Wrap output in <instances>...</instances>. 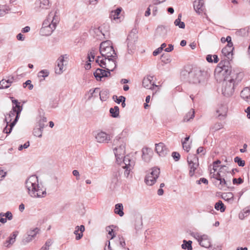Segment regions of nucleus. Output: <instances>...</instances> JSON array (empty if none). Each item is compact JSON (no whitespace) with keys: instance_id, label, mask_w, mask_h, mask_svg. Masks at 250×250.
<instances>
[{"instance_id":"nucleus-1","label":"nucleus","mask_w":250,"mask_h":250,"mask_svg":"<svg viewBox=\"0 0 250 250\" xmlns=\"http://www.w3.org/2000/svg\"><path fill=\"white\" fill-rule=\"evenodd\" d=\"M215 73L222 77L223 82L222 92L227 97L231 96L237 86L241 83L243 78L242 73L232 71L230 63L228 61H221L218 64L214 71Z\"/></svg>"},{"instance_id":"nucleus-2","label":"nucleus","mask_w":250,"mask_h":250,"mask_svg":"<svg viewBox=\"0 0 250 250\" xmlns=\"http://www.w3.org/2000/svg\"><path fill=\"white\" fill-rule=\"evenodd\" d=\"M126 132L123 131L120 134L117 136L113 140V144L116 146L114 148L113 151L116 160L119 162L123 158L124 165L123 168L125 169L124 175L126 177H128L129 175L132 176V169L135 166V162L131 159L128 156H125V134Z\"/></svg>"},{"instance_id":"nucleus-3","label":"nucleus","mask_w":250,"mask_h":250,"mask_svg":"<svg viewBox=\"0 0 250 250\" xmlns=\"http://www.w3.org/2000/svg\"><path fill=\"white\" fill-rule=\"evenodd\" d=\"M182 76L187 78L190 83L204 86L208 79L209 75L207 71L199 68L193 69L188 71L185 69L181 73Z\"/></svg>"},{"instance_id":"nucleus-4","label":"nucleus","mask_w":250,"mask_h":250,"mask_svg":"<svg viewBox=\"0 0 250 250\" xmlns=\"http://www.w3.org/2000/svg\"><path fill=\"white\" fill-rule=\"evenodd\" d=\"M25 185L28 193L32 197L42 198L46 194L45 189H43L39 185L38 178L36 175L29 177L26 180Z\"/></svg>"},{"instance_id":"nucleus-5","label":"nucleus","mask_w":250,"mask_h":250,"mask_svg":"<svg viewBox=\"0 0 250 250\" xmlns=\"http://www.w3.org/2000/svg\"><path fill=\"white\" fill-rule=\"evenodd\" d=\"M59 21V18L56 15V14L52 12H50L47 19L42 23V27L40 31V34L44 36L51 35L55 30Z\"/></svg>"},{"instance_id":"nucleus-6","label":"nucleus","mask_w":250,"mask_h":250,"mask_svg":"<svg viewBox=\"0 0 250 250\" xmlns=\"http://www.w3.org/2000/svg\"><path fill=\"white\" fill-rule=\"evenodd\" d=\"M99 51L102 57L107 59L108 62H112L115 68L116 66L115 60L117 55L112 45V42L110 41L103 42L100 45Z\"/></svg>"},{"instance_id":"nucleus-7","label":"nucleus","mask_w":250,"mask_h":250,"mask_svg":"<svg viewBox=\"0 0 250 250\" xmlns=\"http://www.w3.org/2000/svg\"><path fill=\"white\" fill-rule=\"evenodd\" d=\"M11 99L12 103L15 105L14 106H13L12 109H16L17 115L16 116V117L13 120V122L10 124L9 131H7V127H5L3 128V132L6 133L7 134H9L11 132L13 127L15 125L18 121L20 118L21 112L22 110V105H20V103H19L17 100L14 99L13 97H12Z\"/></svg>"},{"instance_id":"nucleus-8","label":"nucleus","mask_w":250,"mask_h":250,"mask_svg":"<svg viewBox=\"0 0 250 250\" xmlns=\"http://www.w3.org/2000/svg\"><path fill=\"white\" fill-rule=\"evenodd\" d=\"M187 161L189 168V174L190 176H193L195 170L199 166L198 157L196 154H189L187 157Z\"/></svg>"},{"instance_id":"nucleus-9","label":"nucleus","mask_w":250,"mask_h":250,"mask_svg":"<svg viewBox=\"0 0 250 250\" xmlns=\"http://www.w3.org/2000/svg\"><path fill=\"white\" fill-rule=\"evenodd\" d=\"M160 173V169L154 167L151 169V172L148 174L145 177V182L148 186L154 185L157 178L159 177Z\"/></svg>"},{"instance_id":"nucleus-10","label":"nucleus","mask_w":250,"mask_h":250,"mask_svg":"<svg viewBox=\"0 0 250 250\" xmlns=\"http://www.w3.org/2000/svg\"><path fill=\"white\" fill-rule=\"evenodd\" d=\"M114 68L107 69L106 71L103 69L97 68L94 72L93 75L97 81H100L102 78L109 77L111 75L110 72L113 71Z\"/></svg>"},{"instance_id":"nucleus-11","label":"nucleus","mask_w":250,"mask_h":250,"mask_svg":"<svg viewBox=\"0 0 250 250\" xmlns=\"http://www.w3.org/2000/svg\"><path fill=\"white\" fill-rule=\"evenodd\" d=\"M35 4L36 6L35 9L37 12L49 9L51 6V3L49 0H37Z\"/></svg>"},{"instance_id":"nucleus-12","label":"nucleus","mask_w":250,"mask_h":250,"mask_svg":"<svg viewBox=\"0 0 250 250\" xmlns=\"http://www.w3.org/2000/svg\"><path fill=\"white\" fill-rule=\"evenodd\" d=\"M155 151L160 156L162 157L166 156L169 151L167 147L163 143L155 144Z\"/></svg>"},{"instance_id":"nucleus-13","label":"nucleus","mask_w":250,"mask_h":250,"mask_svg":"<svg viewBox=\"0 0 250 250\" xmlns=\"http://www.w3.org/2000/svg\"><path fill=\"white\" fill-rule=\"evenodd\" d=\"M95 139L97 142L100 143H108L111 140L110 135L104 131L98 133Z\"/></svg>"},{"instance_id":"nucleus-14","label":"nucleus","mask_w":250,"mask_h":250,"mask_svg":"<svg viewBox=\"0 0 250 250\" xmlns=\"http://www.w3.org/2000/svg\"><path fill=\"white\" fill-rule=\"evenodd\" d=\"M228 112V107L225 104H221L217 108L216 112L218 114L217 118L220 120H223L225 119L227 116V113Z\"/></svg>"},{"instance_id":"nucleus-15","label":"nucleus","mask_w":250,"mask_h":250,"mask_svg":"<svg viewBox=\"0 0 250 250\" xmlns=\"http://www.w3.org/2000/svg\"><path fill=\"white\" fill-rule=\"evenodd\" d=\"M39 230L38 228L29 230L27 232V235L22 240L23 243L25 244L31 242L39 233Z\"/></svg>"},{"instance_id":"nucleus-16","label":"nucleus","mask_w":250,"mask_h":250,"mask_svg":"<svg viewBox=\"0 0 250 250\" xmlns=\"http://www.w3.org/2000/svg\"><path fill=\"white\" fill-rule=\"evenodd\" d=\"M66 54L61 55L57 60V67L55 68V73L60 75L63 72V69L64 62V59H67Z\"/></svg>"},{"instance_id":"nucleus-17","label":"nucleus","mask_w":250,"mask_h":250,"mask_svg":"<svg viewBox=\"0 0 250 250\" xmlns=\"http://www.w3.org/2000/svg\"><path fill=\"white\" fill-rule=\"evenodd\" d=\"M153 80V76H147L146 77H145L143 80L142 84L143 86L148 89H152L154 87H157L154 82H152Z\"/></svg>"},{"instance_id":"nucleus-18","label":"nucleus","mask_w":250,"mask_h":250,"mask_svg":"<svg viewBox=\"0 0 250 250\" xmlns=\"http://www.w3.org/2000/svg\"><path fill=\"white\" fill-rule=\"evenodd\" d=\"M134 226L136 232L142 229L143 227V218L142 216L139 214H136L134 216Z\"/></svg>"},{"instance_id":"nucleus-19","label":"nucleus","mask_w":250,"mask_h":250,"mask_svg":"<svg viewBox=\"0 0 250 250\" xmlns=\"http://www.w3.org/2000/svg\"><path fill=\"white\" fill-rule=\"evenodd\" d=\"M16 115V109H12V110L9 112V113L7 114V116H8V117L5 116L4 121L6 123V125L5 127H7V131H9L10 124L13 122V121L12 122V119L14 117L15 118Z\"/></svg>"},{"instance_id":"nucleus-20","label":"nucleus","mask_w":250,"mask_h":250,"mask_svg":"<svg viewBox=\"0 0 250 250\" xmlns=\"http://www.w3.org/2000/svg\"><path fill=\"white\" fill-rule=\"evenodd\" d=\"M198 241L201 246L205 247L206 248H209L211 246V243L210 239L208 238V236L206 235L200 236L198 235Z\"/></svg>"},{"instance_id":"nucleus-21","label":"nucleus","mask_w":250,"mask_h":250,"mask_svg":"<svg viewBox=\"0 0 250 250\" xmlns=\"http://www.w3.org/2000/svg\"><path fill=\"white\" fill-rule=\"evenodd\" d=\"M193 6L196 12L199 14L202 13L205 9L204 1L203 0L194 1Z\"/></svg>"},{"instance_id":"nucleus-22","label":"nucleus","mask_w":250,"mask_h":250,"mask_svg":"<svg viewBox=\"0 0 250 250\" xmlns=\"http://www.w3.org/2000/svg\"><path fill=\"white\" fill-rule=\"evenodd\" d=\"M234 48L224 47L222 50V53L227 59H225L223 61H228L230 63V61L232 59L233 50Z\"/></svg>"},{"instance_id":"nucleus-23","label":"nucleus","mask_w":250,"mask_h":250,"mask_svg":"<svg viewBox=\"0 0 250 250\" xmlns=\"http://www.w3.org/2000/svg\"><path fill=\"white\" fill-rule=\"evenodd\" d=\"M168 29V26L160 25L157 28L156 33L160 37L165 38L167 36Z\"/></svg>"},{"instance_id":"nucleus-24","label":"nucleus","mask_w":250,"mask_h":250,"mask_svg":"<svg viewBox=\"0 0 250 250\" xmlns=\"http://www.w3.org/2000/svg\"><path fill=\"white\" fill-rule=\"evenodd\" d=\"M75 229L74 233L76 235L75 239L76 240H79L83 236V232L85 230L84 226L83 225L77 226L75 227Z\"/></svg>"},{"instance_id":"nucleus-25","label":"nucleus","mask_w":250,"mask_h":250,"mask_svg":"<svg viewBox=\"0 0 250 250\" xmlns=\"http://www.w3.org/2000/svg\"><path fill=\"white\" fill-rule=\"evenodd\" d=\"M152 151L150 148H143L142 149V158L146 162H148L151 159Z\"/></svg>"},{"instance_id":"nucleus-26","label":"nucleus","mask_w":250,"mask_h":250,"mask_svg":"<svg viewBox=\"0 0 250 250\" xmlns=\"http://www.w3.org/2000/svg\"><path fill=\"white\" fill-rule=\"evenodd\" d=\"M18 235V231H15L13 232L4 243L5 246L9 247L10 245H12L15 242L16 238Z\"/></svg>"},{"instance_id":"nucleus-27","label":"nucleus","mask_w":250,"mask_h":250,"mask_svg":"<svg viewBox=\"0 0 250 250\" xmlns=\"http://www.w3.org/2000/svg\"><path fill=\"white\" fill-rule=\"evenodd\" d=\"M240 95L242 98L249 102L250 100V88L246 87L241 92Z\"/></svg>"},{"instance_id":"nucleus-28","label":"nucleus","mask_w":250,"mask_h":250,"mask_svg":"<svg viewBox=\"0 0 250 250\" xmlns=\"http://www.w3.org/2000/svg\"><path fill=\"white\" fill-rule=\"evenodd\" d=\"M130 35H128L126 40L127 43V49L129 54L133 53V51L135 49V41H130Z\"/></svg>"},{"instance_id":"nucleus-29","label":"nucleus","mask_w":250,"mask_h":250,"mask_svg":"<svg viewBox=\"0 0 250 250\" xmlns=\"http://www.w3.org/2000/svg\"><path fill=\"white\" fill-rule=\"evenodd\" d=\"M98 94L102 101H105L108 98L109 91L107 89L99 91Z\"/></svg>"},{"instance_id":"nucleus-30","label":"nucleus","mask_w":250,"mask_h":250,"mask_svg":"<svg viewBox=\"0 0 250 250\" xmlns=\"http://www.w3.org/2000/svg\"><path fill=\"white\" fill-rule=\"evenodd\" d=\"M114 212L116 214H118L122 217L124 215L123 211V206L122 204L118 203L115 205Z\"/></svg>"},{"instance_id":"nucleus-31","label":"nucleus","mask_w":250,"mask_h":250,"mask_svg":"<svg viewBox=\"0 0 250 250\" xmlns=\"http://www.w3.org/2000/svg\"><path fill=\"white\" fill-rule=\"evenodd\" d=\"M250 213V209L248 208H246L239 213V218L241 220H243L248 216Z\"/></svg>"},{"instance_id":"nucleus-32","label":"nucleus","mask_w":250,"mask_h":250,"mask_svg":"<svg viewBox=\"0 0 250 250\" xmlns=\"http://www.w3.org/2000/svg\"><path fill=\"white\" fill-rule=\"evenodd\" d=\"M182 14H179L178 18L174 21L175 26H178L180 28L184 29L185 27V24L183 21H181Z\"/></svg>"},{"instance_id":"nucleus-33","label":"nucleus","mask_w":250,"mask_h":250,"mask_svg":"<svg viewBox=\"0 0 250 250\" xmlns=\"http://www.w3.org/2000/svg\"><path fill=\"white\" fill-rule=\"evenodd\" d=\"M109 112L113 118H117L119 116V108L118 106H115L113 108H110Z\"/></svg>"},{"instance_id":"nucleus-34","label":"nucleus","mask_w":250,"mask_h":250,"mask_svg":"<svg viewBox=\"0 0 250 250\" xmlns=\"http://www.w3.org/2000/svg\"><path fill=\"white\" fill-rule=\"evenodd\" d=\"M206 60L208 62L217 63L219 61L218 56L216 55H208L206 57Z\"/></svg>"},{"instance_id":"nucleus-35","label":"nucleus","mask_w":250,"mask_h":250,"mask_svg":"<svg viewBox=\"0 0 250 250\" xmlns=\"http://www.w3.org/2000/svg\"><path fill=\"white\" fill-rule=\"evenodd\" d=\"M214 208L217 210H220L221 212H224L226 209L224 204L221 200L215 203Z\"/></svg>"},{"instance_id":"nucleus-36","label":"nucleus","mask_w":250,"mask_h":250,"mask_svg":"<svg viewBox=\"0 0 250 250\" xmlns=\"http://www.w3.org/2000/svg\"><path fill=\"white\" fill-rule=\"evenodd\" d=\"M181 246L183 249L187 250H192V241L190 240L187 241L184 240L183 241V243Z\"/></svg>"},{"instance_id":"nucleus-37","label":"nucleus","mask_w":250,"mask_h":250,"mask_svg":"<svg viewBox=\"0 0 250 250\" xmlns=\"http://www.w3.org/2000/svg\"><path fill=\"white\" fill-rule=\"evenodd\" d=\"M122 10V9L121 7H118L115 10L112 11L111 14V17L113 18L114 20L119 19L120 17L119 16Z\"/></svg>"},{"instance_id":"nucleus-38","label":"nucleus","mask_w":250,"mask_h":250,"mask_svg":"<svg viewBox=\"0 0 250 250\" xmlns=\"http://www.w3.org/2000/svg\"><path fill=\"white\" fill-rule=\"evenodd\" d=\"M101 57L100 56H98L96 60V62L97 63H98L101 67H102L103 68L107 70V69H109L108 68L106 67V63L105 62V60L106 59H102L100 60Z\"/></svg>"},{"instance_id":"nucleus-39","label":"nucleus","mask_w":250,"mask_h":250,"mask_svg":"<svg viewBox=\"0 0 250 250\" xmlns=\"http://www.w3.org/2000/svg\"><path fill=\"white\" fill-rule=\"evenodd\" d=\"M195 112L193 109H191L185 116L184 121H189L190 119H193L194 117Z\"/></svg>"},{"instance_id":"nucleus-40","label":"nucleus","mask_w":250,"mask_h":250,"mask_svg":"<svg viewBox=\"0 0 250 250\" xmlns=\"http://www.w3.org/2000/svg\"><path fill=\"white\" fill-rule=\"evenodd\" d=\"M218 181L220 182L217 187L219 189H223L225 187H228L229 188V187L228 186V184L224 177L222 179H219Z\"/></svg>"},{"instance_id":"nucleus-41","label":"nucleus","mask_w":250,"mask_h":250,"mask_svg":"<svg viewBox=\"0 0 250 250\" xmlns=\"http://www.w3.org/2000/svg\"><path fill=\"white\" fill-rule=\"evenodd\" d=\"M95 51L96 49L95 48H92L88 52L87 58L89 62L94 60L95 56Z\"/></svg>"},{"instance_id":"nucleus-42","label":"nucleus","mask_w":250,"mask_h":250,"mask_svg":"<svg viewBox=\"0 0 250 250\" xmlns=\"http://www.w3.org/2000/svg\"><path fill=\"white\" fill-rule=\"evenodd\" d=\"M100 90L99 88H95L94 89H90L89 91V93H90V95L89 96L88 99L90 100L93 97H97V95H96L95 94H98L99 91Z\"/></svg>"},{"instance_id":"nucleus-43","label":"nucleus","mask_w":250,"mask_h":250,"mask_svg":"<svg viewBox=\"0 0 250 250\" xmlns=\"http://www.w3.org/2000/svg\"><path fill=\"white\" fill-rule=\"evenodd\" d=\"M42 131L43 129L40 128H35L33 131V134L36 137L41 138L42 136Z\"/></svg>"},{"instance_id":"nucleus-44","label":"nucleus","mask_w":250,"mask_h":250,"mask_svg":"<svg viewBox=\"0 0 250 250\" xmlns=\"http://www.w3.org/2000/svg\"><path fill=\"white\" fill-rule=\"evenodd\" d=\"M53 242L51 239H48L44 246H43L40 250H49L50 246L52 244Z\"/></svg>"},{"instance_id":"nucleus-45","label":"nucleus","mask_w":250,"mask_h":250,"mask_svg":"<svg viewBox=\"0 0 250 250\" xmlns=\"http://www.w3.org/2000/svg\"><path fill=\"white\" fill-rule=\"evenodd\" d=\"M223 126L224 125L222 123H217L211 126L210 129L214 131H217L222 128Z\"/></svg>"},{"instance_id":"nucleus-46","label":"nucleus","mask_w":250,"mask_h":250,"mask_svg":"<svg viewBox=\"0 0 250 250\" xmlns=\"http://www.w3.org/2000/svg\"><path fill=\"white\" fill-rule=\"evenodd\" d=\"M237 34L242 36H245L249 34V29L247 27L240 29L239 30L237 31Z\"/></svg>"},{"instance_id":"nucleus-47","label":"nucleus","mask_w":250,"mask_h":250,"mask_svg":"<svg viewBox=\"0 0 250 250\" xmlns=\"http://www.w3.org/2000/svg\"><path fill=\"white\" fill-rule=\"evenodd\" d=\"M113 228H115V226L114 225L107 226L106 228V230L108 231V234L111 236L110 238L111 239H113L115 236L113 232Z\"/></svg>"},{"instance_id":"nucleus-48","label":"nucleus","mask_w":250,"mask_h":250,"mask_svg":"<svg viewBox=\"0 0 250 250\" xmlns=\"http://www.w3.org/2000/svg\"><path fill=\"white\" fill-rule=\"evenodd\" d=\"M49 74V72L47 69L42 70L39 72L38 76L39 77H42L45 78L47 77Z\"/></svg>"},{"instance_id":"nucleus-49","label":"nucleus","mask_w":250,"mask_h":250,"mask_svg":"<svg viewBox=\"0 0 250 250\" xmlns=\"http://www.w3.org/2000/svg\"><path fill=\"white\" fill-rule=\"evenodd\" d=\"M113 99L115 100V102L118 104H120L123 102V101H125L126 98L125 97L123 96H120L118 97L116 95H114L113 96Z\"/></svg>"},{"instance_id":"nucleus-50","label":"nucleus","mask_w":250,"mask_h":250,"mask_svg":"<svg viewBox=\"0 0 250 250\" xmlns=\"http://www.w3.org/2000/svg\"><path fill=\"white\" fill-rule=\"evenodd\" d=\"M234 161L235 163H237L239 167H244L245 165V161L238 156L234 158Z\"/></svg>"},{"instance_id":"nucleus-51","label":"nucleus","mask_w":250,"mask_h":250,"mask_svg":"<svg viewBox=\"0 0 250 250\" xmlns=\"http://www.w3.org/2000/svg\"><path fill=\"white\" fill-rule=\"evenodd\" d=\"M9 84L7 83L6 80L2 79L0 81V89H6L9 87Z\"/></svg>"},{"instance_id":"nucleus-52","label":"nucleus","mask_w":250,"mask_h":250,"mask_svg":"<svg viewBox=\"0 0 250 250\" xmlns=\"http://www.w3.org/2000/svg\"><path fill=\"white\" fill-rule=\"evenodd\" d=\"M243 182H244L243 179L242 178H241V177H239L238 179L234 178L232 179V183L234 185L241 184L243 183Z\"/></svg>"},{"instance_id":"nucleus-53","label":"nucleus","mask_w":250,"mask_h":250,"mask_svg":"<svg viewBox=\"0 0 250 250\" xmlns=\"http://www.w3.org/2000/svg\"><path fill=\"white\" fill-rule=\"evenodd\" d=\"M28 85V89L29 90H31L33 88V85L31 83V81L29 80H27L25 83H23V86L25 87L26 86Z\"/></svg>"},{"instance_id":"nucleus-54","label":"nucleus","mask_w":250,"mask_h":250,"mask_svg":"<svg viewBox=\"0 0 250 250\" xmlns=\"http://www.w3.org/2000/svg\"><path fill=\"white\" fill-rule=\"evenodd\" d=\"M171 156L175 161H178L180 160L181 157L179 153L175 151L172 153Z\"/></svg>"},{"instance_id":"nucleus-55","label":"nucleus","mask_w":250,"mask_h":250,"mask_svg":"<svg viewBox=\"0 0 250 250\" xmlns=\"http://www.w3.org/2000/svg\"><path fill=\"white\" fill-rule=\"evenodd\" d=\"M226 40H227L228 44H227V45L225 47H227L228 48H234L233 47V43L231 42V37L230 36H228L226 38Z\"/></svg>"},{"instance_id":"nucleus-56","label":"nucleus","mask_w":250,"mask_h":250,"mask_svg":"<svg viewBox=\"0 0 250 250\" xmlns=\"http://www.w3.org/2000/svg\"><path fill=\"white\" fill-rule=\"evenodd\" d=\"M3 214L6 220H11L13 219V215L10 211H7L6 213Z\"/></svg>"},{"instance_id":"nucleus-57","label":"nucleus","mask_w":250,"mask_h":250,"mask_svg":"<svg viewBox=\"0 0 250 250\" xmlns=\"http://www.w3.org/2000/svg\"><path fill=\"white\" fill-rule=\"evenodd\" d=\"M30 143L29 142H26L23 145H20L18 147V150L19 151H21L23 148H27L29 146Z\"/></svg>"},{"instance_id":"nucleus-58","label":"nucleus","mask_w":250,"mask_h":250,"mask_svg":"<svg viewBox=\"0 0 250 250\" xmlns=\"http://www.w3.org/2000/svg\"><path fill=\"white\" fill-rule=\"evenodd\" d=\"M183 149L187 152H188L190 148L189 145L188 144L187 142H182Z\"/></svg>"},{"instance_id":"nucleus-59","label":"nucleus","mask_w":250,"mask_h":250,"mask_svg":"<svg viewBox=\"0 0 250 250\" xmlns=\"http://www.w3.org/2000/svg\"><path fill=\"white\" fill-rule=\"evenodd\" d=\"M196 153L198 154L202 153L203 155H205L206 153V151L203 146H200L197 148Z\"/></svg>"},{"instance_id":"nucleus-60","label":"nucleus","mask_w":250,"mask_h":250,"mask_svg":"<svg viewBox=\"0 0 250 250\" xmlns=\"http://www.w3.org/2000/svg\"><path fill=\"white\" fill-rule=\"evenodd\" d=\"M198 184H200L201 183H203L206 185L208 184V181L207 179L205 178H201L199 180L197 181Z\"/></svg>"},{"instance_id":"nucleus-61","label":"nucleus","mask_w":250,"mask_h":250,"mask_svg":"<svg viewBox=\"0 0 250 250\" xmlns=\"http://www.w3.org/2000/svg\"><path fill=\"white\" fill-rule=\"evenodd\" d=\"M221 163V161L219 160H217L214 161L213 163V169L214 171L217 170V167H218L217 165Z\"/></svg>"},{"instance_id":"nucleus-62","label":"nucleus","mask_w":250,"mask_h":250,"mask_svg":"<svg viewBox=\"0 0 250 250\" xmlns=\"http://www.w3.org/2000/svg\"><path fill=\"white\" fill-rule=\"evenodd\" d=\"M212 177L218 181L219 179L223 178V176H221L220 172H218L216 174H213Z\"/></svg>"},{"instance_id":"nucleus-63","label":"nucleus","mask_w":250,"mask_h":250,"mask_svg":"<svg viewBox=\"0 0 250 250\" xmlns=\"http://www.w3.org/2000/svg\"><path fill=\"white\" fill-rule=\"evenodd\" d=\"M119 242H120V245L122 247H125V240L122 236L119 237Z\"/></svg>"},{"instance_id":"nucleus-64","label":"nucleus","mask_w":250,"mask_h":250,"mask_svg":"<svg viewBox=\"0 0 250 250\" xmlns=\"http://www.w3.org/2000/svg\"><path fill=\"white\" fill-rule=\"evenodd\" d=\"M104 250H113L110 247V243L109 241H107Z\"/></svg>"}]
</instances>
